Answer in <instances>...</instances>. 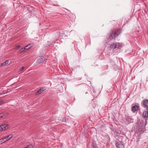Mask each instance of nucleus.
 <instances>
[{
  "mask_svg": "<svg viewBox=\"0 0 148 148\" xmlns=\"http://www.w3.org/2000/svg\"><path fill=\"white\" fill-rule=\"evenodd\" d=\"M120 30L116 29L113 30L110 33V37L111 38L114 39L115 38L118 36L120 34Z\"/></svg>",
  "mask_w": 148,
  "mask_h": 148,
  "instance_id": "f257e3e1",
  "label": "nucleus"
},
{
  "mask_svg": "<svg viewBox=\"0 0 148 148\" xmlns=\"http://www.w3.org/2000/svg\"><path fill=\"white\" fill-rule=\"evenodd\" d=\"M115 145L116 147L118 148H120L122 147H124L123 142L120 141L119 140L116 141Z\"/></svg>",
  "mask_w": 148,
  "mask_h": 148,
  "instance_id": "f03ea898",
  "label": "nucleus"
},
{
  "mask_svg": "<svg viewBox=\"0 0 148 148\" xmlns=\"http://www.w3.org/2000/svg\"><path fill=\"white\" fill-rule=\"evenodd\" d=\"M142 106L144 108H148V99H143L142 101Z\"/></svg>",
  "mask_w": 148,
  "mask_h": 148,
  "instance_id": "7ed1b4c3",
  "label": "nucleus"
},
{
  "mask_svg": "<svg viewBox=\"0 0 148 148\" xmlns=\"http://www.w3.org/2000/svg\"><path fill=\"white\" fill-rule=\"evenodd\" d=\"M8 127L7 125L6 124H2L0 126V131H2L8 129Z\"/></svg>",
  "mask_w": 148,
  "mask_h": 148,
  "instance_id": "20e7f679",
  "label": "nucleus"
},
{
  "mask_svg": "<svg viewBox=\"0 0 148 148\" xmlns=\"http://www.w3.org/2000/svg\"><path fill=\"white\" fill-rule=\"evenodd\" d=\"M143 116L145 118L148 117V108L143 112Z\"/></svg>",
  "mask_w": 148,
  "mask_h": 148,
  "instance_id": "39448f33",
  "label": "nucleus"
},
{
  "mask_svg": "<svg viewBox=\"0 0 148 148\" xmlns=\"http://www.w3.org/2000/svg\"><path fill=\"white\" fill-rule=\"evenodd\" d=\"M139 106L137 105H135L132 107V111L133 112H135L138 110Z\"/></svg>",
  "mask_w": 148,
  "mask_h": 148,
  "instance_id": "423d86ee",
  "label": "nucleus"
},
{
  "mask_svg": "<svg viewBox=\"0 0 148 148\" xmlns=\"http://www.w3.org/2000/svg\"><path fill=\"white\" fill-rule=\"evenodd\" d=\"M43 59L41 57H40L37 60L36 63L37 64H40L43 61Z\"/></svg>",
  "mask_w": 148,
  "mask_h": 148,
  "instance_id": "0eeeda50",
  "label": "nucleus"
},
{
  "mask_svg": "<svg viewBox=\"0 0 148 148\" xmlns=\"http://www.w3.org/2000/svg\"><path fill=\"white\" fill-rule=\"evenodd\" d=\"M116 47V43H113L110 45V47L111 49H115Z\"/></svg>",
  "mask_w": 148,
  "mask_h": 148,
  "instance_id": "6e6552de",
  "label": "nucleus"
},
{
  "mask_svg": "<svg viewBox=\"0 0 148 148\" xmlns=\"http://www.w3.org/2000/svg\"><path fill=\"white\" fill-rule=\"evenodd\" d=\"M44 91L43 88V87L40 88L39 90L36 93V95H38L42 93V92Z\"/></svg>",
  "mask_w": 148,
  "mask_h": 148,
  "instance_id": "1a4fd4ad",
  "label": "nucleus"
},
{
  "mask_svg": "<svg viewBox=\"0 0 148 148\" xmlns=\"http://www.w3.org/2000/svg\"><path fill=\"white\" fill-rule=\"evenodd\" d=\"M7 141L6 138L5 137L0 139V144Z\"/></svg>",
  "mask_w": 148,
  "mask_h": 148,
  "instance_id": "9d476101",
  "label": "nucleus"
},
{
  "mask_svg": "<svg viewBox=\"0 0 148 148\" xmlns=\"http://www.w3.org/2000/svg\"><path fill=\"white\" fill-rule=\"evenodd\" d=\"M8 60H6L4 62L2 63L1 64V66H5V65H7L8 64Z\"/></svg>",
  "mask_w": 148,
  "mask_h": 148,
  "instance_id": "9b49d317",
  "label": "nucleus"
},
{
  "mask_svg": "<svg viewBox=\"0 0 148 148\" xmlns=\"http://www.w3.org/2000/svg\"><path fill=\"white\" fill-rule=\"evenodd\" d=\"M12 137V135H9L6 137L5 138H6V139L7 140V141L10 140L11 139Z\"/></svg>",
  "mask_w": 148,
  "mask_h": 148,
  "instance_id": "f8f14e48",
  "label": "nucleus"
},
{
  "mask_svg": "<svg viewBox=\"0 0 148 148\" xmlns=\"http://www.w3.org/2000/svg\"><path fill=\"white\" fill-rule=\"evenodd\" d=\"M32 46L30 45H26L24 47L25 48V50H27L29 49V48H31Z\"/></svg>",
  "mask_w": 148,
  "mask_h": 148,
  "instance_id": "ddd939ff",
  "label": "nucleus"
},
{
  "mask_svg": "<svg viewBox=\"0 0 148 148\" xmlns=\"http://www.w3.org/2000/svg\"><path fill=\"white\" fill-rule=\"evenodd\" d=\"M25 48H23L21 49L20 51H19V53H22L25 50Z\"/></svg>",
  "mask_w": 148,
  "mask_h": 148,
  "instance_id": "4468645a",
  "label": "nucleus"
},
{
  "mask_svg": "<svg viewBox=\"0 0 148 148\" xmlns=\"http://www.w3.org/2000/svg\"><path fill=\"white\" fill-rule=\"evenodd\" d=\"M4 114L3 113H0V118L4 117Z\"/></svg>",
  "mask_w": 148,
  "mask_h": 148,
  "instance_id": "2eb2a0df",
  "label": "nucleus"
},
{
  "mask_svg": "<svg viewBox=\"0 0 148 148\" xmlns=\"http://www.w3.org/2000/svg\"><path fill=\"white\" fill-rule=\"evenodd\" d=\"M27 148H32L33 146L32 145H29L26 147Z\"/></svg>",
  "mask_w": 148,
  "mask_h": 148,
  "instance_id": "dca6fc26",
  "label": "nucleus"
},
{
  "mask_svg": "<svg viewBox=\"0 0 148 148\" xmlns=\"http://www.w3.org/2000/svg\"><path fill=\"white\" fill-rule=\"evenodd\" d=\"M4 103V102L3 100L1 99H0V105H1L3 103Z\"/></svg>",
  "mask_w": 148,
  "mask_h": 148,
  "instance_id": "f3484780",
  "label": "nucleus"
},
{
  "mask_svg": "<svg viewBox=\"0 0 148 148\" xmlns=\"http://www.w3.org/2000/svg\"><path fill=\"white\" fill-rule=\"evenodd\" d=\"M24 69V67H21V68L20 69H19V71H21L22 70H23V69Z\"/></svg>",
  "mask_w": 148,
  "mask_h": 148,
  "instance_id": "a211bd4d",
  "label": "nucleus"
},
{
  "mask_svg": "<svg viewBox=\"0 0 148 148\" xmlns=\"http://www.w3.org/2000/svg\"><path fill=\"white\" fill-rule=\"evenodd\" d=\"M92 148H98V147L97 146L94 145H93Z\"/></svg>",
  "mask_w": 148,
  "mask_h": 148,
  "instance_id": "6ab92c4d",
  "label": "nucleus"
},
{
  "mask_svg": "<svg viewBox=\"0 0 148 148\" xmlns=\"http://www.w3.org/2000/svg\"><path fill=\"white\" fill-rule=\"evenodd\" d=\"M93 107L94 108H95V107L96 106V103H95V105H94V104H93Z\"/></svg>",
  "mask_w": 148,
  "mask_h": 148,
  "instance_id": "aec40b11",
  "label": "nucleus"
},
{
  "mask_svg": "<svg viewBox=\"0 0 148 148\" xmlns=\"http://www.w3.org/2000/svg\"><path fill=\"white\" fill-rule=\"evenodd\" d=\"M16 49H18V45H17L16 46Z\"/></svg>",
  "mask_w": 148,
  "mask_h": 148,
  "instance_id": "412c9836",
  "label": "nucleus"
},
{
  "mask_svg": "<svg viewBox=\"0 0 148 148\" xmlns=\"http://www.w3.org/2000/svg\"><path fill=\"white\" fill-rule=\"evenodd\" d=\"M62 35H60V36H59L60 37L61 36H62Z\"/></svg>",
  "mask_w": 148,
  "mask_h": 148,
  "instance_id": "4be33fe9",
  "label": "nucleus"
},
{
  "mask_svg": "<svg viewBox=\"0 0 148 148\" xmlns=\"http://www.w3.org/2000/svg\"><path fill=\"white\" fill-rule=\"evenodd\" d=\"M14 1H15V0H14Z\"/></svg>",
  "mask_w": 148,
  "mask_h": 148,
  "instance_id": "5701e85b",
  "label": "nucleus"
}]
</instances>
